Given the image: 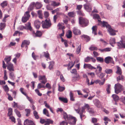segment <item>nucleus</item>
<instances>
[{"mask_svg":"<svg viewBox=\"0 0 125 125\" xmlns=\"http://www.w3.org/2000/svg\"><path fill=\"white\" fill-rule=\"evenodd\" d=\"M49 68L50 70L53 69V66L54 64V62L53 61H52L49 62Z\"/></svg>","mask_w":125,"mask_h":125,"instance_id":"nucleus-34","label":"nucleus"},{"mask_svg":"<svg viewBox=\"0 0 125 125\" xmlns=\"http://www.w3.org/2000/svg\"><path fill=\"white\" fill-rule=\"evenodd\" d=\"M123 77L121 75H120L118 77H117V80L118 81L120 80H122L123 79Z\"/></svg>","mask_w":125,"mask_h":125,"instance_id":"nucleus-60","label":"nucleus"},{"mask_svg":"<svg viewBox=\"0 0 125 125\" xmlns=\"http://www.w3.org/2000/svg\"><path fill=\"white\" fill-rule=\"evenodd\" d=\"M25 111L26 113V115L27 116H28L30 113V110L29 109H26L25 110Z\"/></svg>","mask_w":125,"mask_h":125,"instance_id":"nucleus-58","label":"nucleus"},{"mask_svg":"<svg viewBox=\"0 0 125 125\" xmlns=\"http://www.w3.org/2000/svg\"><path fill=\"white\" fill-rule=\"evenodd\" d=\"M63 24L62 23H59L57 25V26L59 29H62V30L64 29V26L63 25Z\"/></svg>","mask_w":125,"mask_h":125,"instance_id":"nucleus-37","label":"nucleus"},{"mask_svg":"<svg viewBox=\"0 0 125 125\" xmlns=\"http://www.w3.org/2000/svg\"><path fill=\"white\" fill-rule=\"evenodd\" d=\"M7 69L10 71H14V66L11 63H8L7 64Z\"/></svg>","mask_w":125,"mask_h":125,"instance_id":"nucleus-10","label":"nucleus"},{"mask_svg":"<svg viewBox=\"0 0 125 125\" xmlns=\"http://www.w3.org/2000/svg\"><path fill=\"white\" fill-rule=\"evenodd\" d=\"M32 56L34 59L35 60L38 59L39 58L38 56L37 55H35L33 52L32 53Z\"/></svg>","mask_w":125,"mask_h":125,"instance_id":"nucleus-49","label":"nucleus"},{"mask_svg":"<svg viewBox=\"0 0 125 125\" xmlns=\"http://www.w3.org/2000/svg\"><path fill=\"white\" fill-rule=\"evenodd\" d=\"M35 5V3L34 2L31 3L29 7L28 10L29 11H31L32 10Z\"/></svg>","mask_w":125,"mask_h":125,"instance_id":"nucleus-26","label":"nucleus"},{"mask_svg":"<svg viewBox=\"0 0 125 125\" xmlns=\"http://www.w3.org/2000/svg\"><path fill=\"white\" fill-rule=\"evenodd\" d=\"M11 59V56H10L6 57L4 59V60L7 62V64H8V63H10L9 62L10 61Z\"/></svg>","mask_w":125,"mask_h":125,"instance_id":"nucleus-44","label":"nucleus"},{"mask_svg":"<svg viewBox=\"0 0 125 125\" xmlns=\"http://www.w3.org/2000/svg\"><path fill=\"white\" fill-rule=\"evenodd\" d=\"M12 114V109L11 108H9L8 109V115L9 117Z\"/></svg>","mask_w":125,"mask_h":125,"instance_id":"nucleus-43","label":"nucleus"},{"mask_svg":"<svg viewBox=\"0 0 125 125\" xmlns=\"http://www.w3.org/2000/svg\"><path fill=\"white\" fill-rule=\"evenodd\" d=\"M70 100L72 101H74L75 99L73 95V94L72 91H70L69 94Z\"/></svg>","mask_w":125,"mask_h":125,"instance_id":"nucleus-24","label":"nucleus"},{"mask_svg":"<svg viewBox=\"0 0 125 125\" xmlns=\"http://www.w3.org/2000/svg\"><path fill=\"white\" fill-rule=\"evenodd\" d=\"M29 15V12L27 11L24 14V16H23L22 19V22L25 23L28 20L30 17Z\"/></svg>","mask_w":125,"mask_h":125,"instance_id":"nucleus-6","label":"nucleus"},{"mask_svg":"<svg viewBox=\"0 0 125 125\" xmlns=\"http://www.w3.org/2000/svg\"><path fill=\"white\" fill-rule=\"evenodd\" d=\"M73 31L74 34L76 35H80L81 32L80 30L76 27H74L73 28Z\"/></svg>","mask_w":125,"mask_h":125,"instance_id":"nucleus-13","label":"nucleus"},{"mask_svg":"<svg viewBox=\"0 0 125 125\" xmlns=\"http://www.w3.org/2000/svg\"><path fill=\"white\" fill-rule=\"evenodd\" d=\"M91 58L89 57H87L85 59L84 61L86 62H89L91 60Z\"/></svg>","mask_w":125,"mask_h":125,"instance_id":"nucleus-64","label":"nucleus"},{"mask_svg":"<svg viewBox=\"0 0 125 125\" xmlns=\"http://www.w3.org/2000/svg\"><path fill=\"white\" fill-rule=\"evenodd\" d=\"M84 105L83 107H82V109L81 110L82 111V112H85V109L86 108H87V110L89 108V106L88 104H85Z\"/></svg>","mask_w":125,"mask_h":125,"instance_id":"nucleus-19","label":"nucleus"},{"mask_svg":"<svg viewBox=\"0 0 125 125\" xmlns=\"http://www.w3.org/2000/svg\"><path fill=\"white\" fill-rule=\"evenodd\" d=\"M74 62H70L68 64V70H70L74 66Z\"/></svg>","mask_w":125,"mask_h":125,"instance_id":"nucleus-22","label":"nucleus"},{"mask_svg":"<svg viewBox=\"0 0 125 125\" xmlns=\"http://www.w3.org/2000/svg\"><path fill=\"white\" fill-rule=\"evenodd\" d=\"M112 97L113 99L115 101L118 100L119 97L116 95L114 94L112 95Z\"/></svg>","mask_w":125,"mask_h":125,"instance_id":"nucleus-39","label":"nucleus"},{"mask_svg":"<svg viewBox=\"0 0 125 125\" xmlns=\"http://www.w3.org/2000/svg\"><path fill=\"white\" fill-rule=\"evenodd\" d=\"M35 6L36 9H39L41 8L42 6V4L40 3L37 2L35 5Z\"/></svg>","mask_w":125,"mask_h":125,"instance_id":"nucleus-25","label":"nucleus"},{"mask_svg":"<svg viewBox=\"0 0 125 125\" xmlns=\"http://www.w3.org/2000/svg\"><path fill=\"white\" fill-rule=\"evenodd\" d=\"M66 36L68 38H70L72 36V32L70 30H69L66 33Z\"/></svg>","mask_w":125,"mask_h":125,"instance_id":"nucleus-20","label":"nucleus"},{"mask_svg":"<svg viewBox=\"0 0 125 125\" xmlns=\"http://www.w3.org/2000/svg\"><path fill=\"white\" fill-rule=\"evenodd\" d=\"M41 23L38 20L35 21L34 22V25L35 28L37 29H39Z\"/></svg>","mask_w":125,"mask_h":125,"instance_id":"nucleus-11","label":"nucleus"},{"mask_svg":"<svg viewBox=\"0 0 125 125\" xmlns=\"http://www.w3.org/2000/svg\"><path fill=\"white\" fill-rule=\"evenodd\" d=\"M116 67L117 69V70L116 72V73L119 74L121 75L122 73L121 68L120 67H119L118 66H116Z\"/></svg>","mask_w":125,"mask_h":125,"instance_id":"nucleus-36","label":"nucleus"},{"mask_svg":"<svg viewBox=\"0 0 125 125\" xmlns=\"http://www.w3.org/2000/svg\"><path fill=\"white\" fill-rule=\"evenodd\" d=\"M85 113V112H82V110H81L80 113L79 115H80V118L82 120L83 119H85L86 117L85 115L83 114V113Z\"/></svg>","mask_w":125,"mask_h":125,"instance_id":"nucleus-18","label":"nucleus"},{"mask_svg":"<svg viewBox=\"0 0 125 125\" xmlns=\"http://www.w3.org/2000/svg\"><path fill=\"white\" fill-rule=\"evenodd\" d=\"M81 44H80L79 45V46L77 48L76 50V53L77 54H79L81 50Z\"/></svg>","mask_w":125,"mask_h":125,"instance_id":"nucleus-41","label":"nucleus"},{"mask_svg":"<svg viewBox=\"0 0 125 125\" xmlns=\"http://www.w3.org/2000/svg\"><path fill=\"white\" fill-rule=\"evenodd\" d=\"M63 117L66 120H70L68 122L69 124L70 125H75L77 120L76 118L72 117L70 115H67L66 113L63 112Z\"/></svg>","mask_w":125,"mask_h":125,"instance_id":"nucleus-2","label":"nucleus"},{"mask_svg":"<svg viewBox=\"0 0 125 125\" xmlns=\"http://www.w3.org/2000/svg\"><path fill=\"white\" fill-rule=\"evenodd\" d=\"M6 26L5 23H1L0 24V30H2L4 29Z\"/></svg>","mask_w":125,"mask_h":125,"instance_id":"nucleus-38","label":"nucleus"},{"mask_svg":"<svg viewBox=\"0 0 125 125\" xmlns=\"http://www.w3.org/2000/svg\"><path fill=\"white\" fill-rule=\"evenodd\" d=\"M104 72L107 74H110L112 73V71L111 69H106L105 70Z\"/></svg>","mask_w":125,"mask_h":125,"instance_id":"nucleus-46","label":"nucleus"},{"mask_svg":"<svg viewBox=\"0 0 125 125\" xmlns=\"http://www.w3.org/2000/svg\"><path fill=\"white\" fill-rule=\"evenodd\" d=\"M24 125H35L33 121L27 119L24 122Z\"/></svg>","mask_w":125,"mask_h":125,"instance_id":"nucleus-12","label":"nucleus"},{"mask_svg":"<svg viewBox=\"0 0 125 125\" xmlns=\"http://www.w3.org/2000/svg\"><path fill=\"white\" fill-rule=\"evenodd\" d=\"M43 113L47 116H49V115L48 110L46 109H44L43 110Z\"/></svg>","mask_w":125,"mask_h":125,"instance_id":"nucleus-40","label":"nucleus"},{"mask_svg":"<svg viewBox=\"0 0 125 125\" xmlns=\"http://www.w3.org/2000/svg\"><path fill=\"white\" fill-rule=\"evenodd\" d=\"M44 85H42L41 83L38 84L37 86V88L38 89H40L41 88H44Z\"/></svg>","mask_w":125,"mask_h":125,"instance_id":"nucleus-61","label":"nucleus"},{"mask_svg":"<svg viewBox=\"0 0 125 125\" xmlns=\"http://www.w3.org/2000/svg\"><path fill=\"white\" fill-rule=\"evenodd\" d=\"M104 61L107 64L109 63H112L113 65L114 64L112 58L110 56H108L105 58Z\"/></svg>","mask_w":125,"mask_h":125,"instance_id":"nucleus-7","label":"nucleus"},{"mask_svg":"<svg viewBox=\"0 0 125 125\" xmlns=\"http://www.w3.org/2000/svg\"><path fill=\"white\" fill-rule=\"evenodd\" d=\"M97 49L98 48L97 47L92 46L89 48V49L91 51L97 50Z\"/></svg>","mask_w":125,"mask_h":125,"instance_id":"nucleus-48","label":"nucleus"},{"mask_svg":"<svg viewBox=\"0 0 125 125\" xmlns=\"http://www.w3.org/2000/svg\"><path fill=\"white\" fill-rule=\"evenodd\" d=\"M92 33L94 35L96 34L97 33L96 31H97V26H94L92 28Z\"/></svg>","mask_w":125,"mask_h":125,"instance_id":"nucleus-32","label":"nucleus"},{"mask_svg":"<svg viewBox=\"0 0 125 125\" xmlns=\"http://www.w3.org/2000/svg\"><path fill=\"white\" fill-rule=\"evenodd\" d=\"M15 112L16 114L19 117H21V115L20 114V113L19 111L17 109H16L15 110Z\"/></svg>","mask_w":125,"mask_h":125,"instance_id":"nucleus-54","label":"nucleus"},{"mask_svg":"<svg viewBox=\"0 0 125 125\" xmlns=\"http://www.w3.org/2000/svg\"><path fill=\"white\" fill-rule=\"evenodd\" d=\"M82 38L86 40V41L88 42L90 40L89 37L85 35H83L81 36Z\"/></svg>","mask_w":125,"mask_h":125,"instance_id":"nucleus-21","label":"nucleus"},{"mask_svg":"<svg viewBox=\"0 0 125 125\" xmlns=\"http://www.w3.org/2000/svg\"><path fill=\"white\" fill-rule=\"evenodd\" d=\"M59 100L63 102L64 103H67L68 102L67 99L64 97H60L59 98Z\"/></svg>","mask_w":125,"mask_h":125,"instance_id":"nucleus-31","label":"nucleus"},{"mask_svg":"<svg viewBox=\"0 0 125 125\" xmlns=\"http://www.w3.org/2000/svg\"><path fill=\"white\" fill-rule=\"evenodd\" d=\"M84 7L85 10L88 12H90L92 10V8L90 5L86 3L83 5Z\"/></svg>","mask_w":125,"mask_h":125,"instance_id":"nucleus-8","label":"nucleus"},{"mask_svg":"<svg viewBox=\"0 0 125 125\" xmlns=\"http://www.w3.org/2000/svg\"><path fill=\"white\" fill-rule=\"evenodd\" d=\"M39 80H41V82L44 84L47 82L46 78L45 75L42 76L40 75L38 77Z\"/></svg>","mask_w":125,"mask_h":125,"instance_id":"nucleus-9","label":"nucleus"},{"mask_svg":"<svg viewBox=\"0 0 125 125\" xmlns=\"http://www.w3.org/2000/svg\"><path fill=\"white\" fill-rule=\"evenodd\" d=\"M80 78V76L79 75H78L74 77L73 78V81H75L79 79Z\"/></svg>","mask_w":125,"mask_h":125,"instance_id":"nucleus-63","label":"nucleus"},{"mask_svg":"<svg viewBox=\"0 0 125 125\" xmlns=\"http://www.w3.org/2000/svg\"><path fill=\"white\" fill-rule=\"evenodd\" d=\"M117 45L118 48H125V43L122 41L117 43Z\"/></svg>","mask_w":125,"mask_h":125,"instance_id":"nucleus-14","label":"nucleus"},{"mask_svg":"<svg viewBox=\"0 0 125 125\" xmlns=\"http://www.w3.org/2000/svg\"><path fill=\"white\" fill-rule=\"evenodd\" d=\"M33 34L34 36L40 37L42 36V32L40 31H37L36 33L33 31Z\"/></svg>","mask_w":125,"mask_h":125,"instance_id":"nucleus-16","label":"nucleus"},{"mask_svg":"<svg viewBox=\"0 0 125 125\" xmlns=\"http://www.w3.org/2000/svg\"><path fill=\"white\" fill-rule=\"evenodd\" d=\"M26 27L27 29L31 31L32 30V28L31 26V23L29 22L25 24Z\"/></svg>","mask_w":125,"mask_h":125,"instance_id":"nucleus-29","label":"nucleus"},{"mask_svg":"<svg viewBox=\"0 0 125 125\" xmlns=\"http://www.w3.org/2000/svg\"><path fill=\"white\" fill-rule=\"evenodd\" d=\"M96 60L98 62H104L103 58L100 57H96Z\"/></svg>","mask_w":125,"mask_h":125,"instance_id":"nucleus-47","label":"nucleus"},{"mask_svg":"<svg viewBox=\"0 0 125 125\" xmlns=\"http://www.w3.org/2000/svg\"><path fill=\"white\" fill-rule=\"evenodd\" d=\"M42 23L43 28L48 29L51 27L52 24L49 20L46 19L44 21H42Z\"/></svg>","mask_w":125,"mask_h":125,"instance_id":"nucleus-3","label":"nucleus"},{"mask_svg":"<svg viewBox=\"0 0 125 125\" xmlns=\"http://www.w3.org/2000/svg\"><path fill=\"white\" fill-rule=\"evenodd\" d=\"M9 74L10 78L11 79L14 80L15 77L14 73L13 72H11Z\"/></svg>","mask_w":125,"mask_h":125,"instance_id":"nucleus-35","label":"nucleus"},{"mask_svg":"<svg viewBox=\"0 0 125 125\" xmlns=\"http://www.w3.org/2000/svg\"><path fill=\"white\" fill-rule=\"evenodd\" d=\"M26 97L27 99L32 104H34V102L32 99L31 98L29 97L27 95L26 96Z\"/></svg>","mask_w":125,"mask_h":125,"instance_id":"nucleus-57","label":"nucleus"},{"mask_svg":"<svg viewBox=\"0 0 125 125\" xmlns=\"http://www.w3.org/2000/svg\"><path fill=\"white\" fill-rule=\"evenodd\" d=\"M75 106H77V108L76 109L75 108V106H74V110L77 113L79 114L80 113V112L81 111L80 109H79V104H76Z\"/></svg>","mask_w":125,"mask_h":125,"instance_id":"nucleus-28","label":"nucleus"},{"mask_svg":"<svg viewBox=\"0 0 125 125\" xmlns=\"http://www.w3.org/2000/svg\"><path fill=\"white\" fill-rule=\"evenodd\" d=\"M68 15L70 17H73L75 16L74 12H69L68 14Z\"/></svg>","mask_w":125,"mask_h":125,"instance_id":"nucleus-55","label":"nucleus"},{"mask_svg":"<svg viewBox=\"0 0 125 125\" xmlns=\"http://www.w3.org/2000/svg\"><path fill=\"white\" fill-rule=\"evenodd\" d=\"M53 121L50 119L46 120V122L45 125H49L50 124H52Z\"/></svg>","mask_w":125,"mask_h":125,"instance_id":"nucleus-51","label":"nucleus"},{"mask_svg":"<svg viewBox=\"0 0 125 125\" xmlns=\"http://www.w3.org/2000/svg\"><path fill=\"white\" fill-rule=\"evenodd\" d=\"M115 93L117 94L120 93L124 89L123 86L119 83L115 84L114 87Z\"/></svg>","mask_w":125,"mask_h":125,"instance_id":"nucleus-4","label":"nucleus"},{"mask_svg":"<svg viewBox=\"0 0 125 125\" xmlns=\"http://www.w3.org/2000/svg\"><path fill=\"white\" fill-rule=\"evenodd\" d=\"M115 38H111L110 41V44L112 46H114L113 44H115Z\"/></svg>","mask_w":125,"mask_h":125,"instance_id":"nucleus-27","label":"nucleus"},{"mask_svg":"<svg viewBox=\"0 0 125 125\" xmlns=\"http://www.w3.org/2000/svg\"><path fill=\"white\" fill-rule=\"evenodd\" d=\"M42 11V10H39L37 11V13L39 17L41 19H42L43 17Z\"/></svg>","mask_w":125,"mask_h":125,"instance_id":"nucleus-30","label":"nucleus"},{"mask_svg":"<svg viewBox=\"0 0 125 125\" xmlns=\"http://www.w3.org/2000/svg\"><path fill=\"white\" fill-rule=\"evenodd\" d=\"M30 43V42L29 41L27 40H24L22 42L21 46L22 47H23L24 46L25 44L27 45H29Z\"/></svg>","mask_w":125,"mask_h":125,"instance_id":"nucleus-23","label":"nucleus"},{"mask_svg":"<svg viewBox=\"0 0 125 125\" xmlns=\"http://www.w3.org/2000/svg\"><path fill=\"white\" fill-rule=\"evenodd\" d=\"M98 21L99 25L101 24L104 27H106L108 31L111 35H116L115 33L116 32H117V31L115 30L112 29L111 26L108 24L107 22L104 21L102 22L99 20H98Z\"/></svg>","mask_w":125,"mask_h":125,"instance_id":"nucleus-1","label":"nucleus"},{"mask_svg":"<svg viewBox=\"0 0 125 125\" xmlns=\"http://www.w3.org/2000/svg\"><path fill=\"white\" fill-rule=\"evenodd\" d=\"M65 88L64 87L60 86H59L58 90L60 92H62L64 91L65 89Z\"/></svg>","mask_w":125,"mask_h":125,"instance_id":"nucleus-59","label":"nucleus"},{"mask_svg":"<svg viewBox=\"0 0 125 125\" xmlns=\"http://www.w3.org/2000/svg\"><path fill=\"white\" fill-rule=\"evenodd\" d=\"M83 68L84 69L88 68L90 69H96L95 68L92 66L90 64H84L83 65Z\"/></svg>","mask_w":125,"mask_h":125,"instance_id":"nucleus-15","label":"nucleus"},{"mask_svg":"<svg viewBox=\"0 0 125 125\" xmlns=\"http://www.w3.org/2000/svg\"><path fill=\"white\" fill-rule=\"evenodd\" d=\"M94 104L98 108H100L101 106V104L100 101L97 99H95L94 101Z\"/></svg>","mask_w":125,"mask_h":125,"instance_id":"nucleus-17","label":"nucleus"},{"mask_svg":"<svg viewBox=\"0 0 125 125\" xmlns=\"http://www.w3.org/2000/svg\"><path fill=\"white\" fill-rule=\"evenodd\" d=\"M43 53L44 56L46 58L48 59L50 58V55L48 51H46V52H43Z\"/></svg>","mask_w":125,"mask_h":125,"instance_id":"nucleus-42","label":"nucleus"},{"mask_svg":"<svg viewBox=\"0 0 125 125\" xmlns=\"http://www.w3.org/2000/svg\"><path fill=\"white\" fill-rule=\"evenodd\" d=\"M3 88L6 92H7L9 91V88L7 85L3 86Z\"/></svg>","mask_w":125,"mask_h":125,"instance_id":"nucleus-52","label":"nucleus"},{"mask_svg":"<svg viewBox=\"0 0 125 125\" xmlns=\"http://www.w3.org/2000/svg\"><path fill=\"white\" fill-rule=\"evenodd\" d=\"M7 1H4L1 3L0 5L2 8H4L7 6Z\"/></svg>","mask_w":125,"mask_h":125,"instance_id":"nucleus-45","label":"nucleus"},{"mask_svg":"<svg viewBox=\"0 0 125 125\" xmlns=\"http://www.w3.org/2000/svg\"><path fill=\"white\" fill-rule=\"evenodd\" d=\"M51 5L54 6H58L60 4V3L59 2L57 3L55 1L51 0Z\"/></svg>","mask_w":125,"mask_h":125,"instance_id":"nucleus-33","label":"nucleus"},{"mask_svg":"<svg viewBox=\"0 0 125 125\" xmlns=\"http://www.w3.org/2000/svg\"><path fill=\"white\" fill-rule=\"evenodd\" d=\"M33 113L36 119H38L39 118V116L38 115V113L36 111H33Z\"/></svg>","mask_w":125,"mask_h":125,"instance_id":"nucleus-53","label":"nucleus"},{"mask_svg":"<svg viewBox=\"0 0 125 125\" xmlns=\"http://www.w3.org/2000/svg\"><path fill=\"white\" fill-rule=\"evenodd\" d=\"M79 23L80 24L83 26H86L87 25L88 23V21L86 19H82L81 17H80L79 18Z\"/></svg>","mask_w":125,"mask_h":125,"instance_id":"nucleus-5","label":"nucleus"},{"mask_svg":"<svg viewBox=\"0 0 125 125\" xmlns=\"http://www.w3.org/2000/svg\"><path fill=\"white\" fill-rule=\"evenodd\" d=\"M105 5L107 7V9L111 10L113 8V7L112 6H109L107 4H105Z\"/></svg>","mask_w":125,"mask_h":125,"instance_id":"nucleus-62","label":"nucleus"},{"mask_svg":"<svg viewBox=\"0 0 125 125\" xmlns=\"http://www.w3.org/2000/svg\"><path fill=\"white\" fill-rule=\"evenodd\" d=\"M7 71L6 70L4 71V76L3 77V79L4 80H7L8 79V77L7 75Z\"/></svg>","mask_w":125,"mask_h":125,"instance_id":"nucleus-50","label":"nucleus"},{"mask_svg":"<svg viewBox=\"0 0 125 125\" xmlns=\"http://www.w3.org/2000/svg\"><path fill=\"white\" fill-rule=\"evenodd\" d=\"M88 111L91 114H93L94 113L93 109L90 108L88 109Z\"/></svg>","mask_w":125,"mask_h":125,"instance_id":"nucleus-56","label":"nucleus"}]
</instances>
